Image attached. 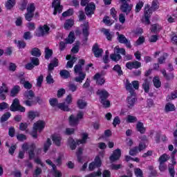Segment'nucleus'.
Instances as JSON below:
<instances>
[{"label":"nucleus","mask_w":177,"mask_h":177,"mask_svg":"<svg viewBox=\"0 0 177 177\" xmlns=\"http://www.w3.org/2000/svg\"><path fill=\"white\" fill-rule=\"evenodd\" d=\"M126 67L129 70H133V68H140V67H142V63L138 61L129 62L126 64Z\"/></svg>","instance_id":"412c9836"},{"label":"nucleus","mask_w":177,"mask_h":177,"mask_svg":"<svg viewBox=\"0 0 177 177\" xmlns=\"http://www.w3.org/2000/svg\"><path fill=\"white\" fill-rule=\"evenodd\" d=\"M151 32H153L154 34H157L160 30H161V26L158 25V24H155L151 25V27L150 28Z\"/></svg>","instance_id":"49530a36"},{"label":"nucleus","mask_w":177,"mask_h":177,"mask_svg":"<svg viewBox=\"0 0 177 177\" xmlns=\"http://www.w3.org/2000/svg\"><path fill=\"white\" fill-rule=\"evenodd\" d=\"M59 75L64 78V80H67V78H70V72L66 69H63L60 71Z\"/></svg>","instance_id":"de8ad7c7"},{"label":"nucleus","mask_w":177,"mask_h":177,"mask_svg":"<svg viewBox=\"0 0 177 177\" xmlns=\"http://www.w3.org/2000/svg\"><path fill=\"white\" fill-rule=\"evenodd\" d=\"M33 129H35V131H39V132H42V131L45 129V121L37 120L33 124Z\"/></svg>","instance_id":"6ab92c4d"},{"label":"nucleus","mask_w":177,"mask_h":177,"mask_svg":"<svg viewBox=\"0 0 177 177\" xmlns=\"http://www.w3.org/2000/svg\"><path fill=\"white\" fill-rule=\"evenodd\" d=\"M113 71H115V73H117L119 77H121V75H124V72H122V69L121 68V66H120V64L115 65L113 68Z\"/></svg>","instance_id":"58836bf2"},{"label":"nucleus","mask_w":177,"mask_h":177,"mask_svg":"<svg viewBox=\"0 0 177 177\" xmlns=\"http://www.w3.org/2000/svg\"><path fill=\"white\" fill-rule=\"evenodd\" d=\"M125 88L126 91L130 93L127 97V106L129 109H132L135 106V103L138 102V98H136L135 89L132 87V84L129 82V80H126Z\"/></svg>","instance_id":"f257e3e1"},{"label":"nucleus","mask_w":177,"mask_h":177,"mask_svg":"<svg viewBox=\"0 0 177 177\" xmlns=\"http://www.w3.org/2000/svg\"><path fill=\"white\" fill-rule=\"evenodd\" d=\"M30 62L35 67L39 66V59L37 57H30Z\"/></svg>","instance_id":"052dcab7"},{"label":"nucleus","mask_w":177,"mask_h":177,"mask_svg":"<svg viewBox=\"0 0 177 177\" xmlns=\"http://www.w3.org/2000/svg\"><path fill=\"white\" fill-rule=\"evenodd\" d=\"M167 57H168V54L167 53H164L163 55L158 59V63L159 64H164V63H165V60H167Z\"/></svg>","instance_id":"09e8293b"},{"label":"nucleus","mask_w":177,"mask_h":177,"mask_svg":"<svg viewBox=\"0 0 177 177\" xmlns=\"http://www.w3.org/2000/svg\"><path fill=\"white\" fill-rule=\"evenodd\" d=\"M10 117H12V113L10 112H6L2 115L1 118H0L1 122H5L8 121Z\"/></svg>","instance_id":"c03bdc74"},{"label":"nucleus","mask_w":177,"mask_h":177,"mask_svg":"<svg viewBox=\"0 0 177 177\" xmlns=\"http://www.w3.org/2000/svg\"><path fill=\"white\" fill-rule=\"evenodd\" d=\"M27 5H28V0H22L19 3V10H21L22 12L26 10L28 7Z\"/></svg>","instance_id":"a18cd8bd"},{"label":"nucleus","mask_w":177,"mask_h":177,"mask_svg":"<svg viewBox=\"0 0 177 177\" xmlns=\"http://www.w3.org/2000/svg\"><path fill=\"white\" fill-rule=\"evenodd\" d=\"M92 52L95 57H100L103 55V49L99 48V44L95 43L92 48Z\"/></svg>","instance_id":"dca6fc26"},{"label":"nucleus","mask_w":177,"mask_h":177,"mask_svg":"<svg viewBox=\"0 0 177 177\" xmlns=\"http://www.w3.org/2000/svg\"><path fill=\"white\" fill-rule=\"evenodd\" d=\"M46 164H48V165H50V167H52L53 176L55 177L63 176V174L60 172V171L57 170V167H56V165H55L53 162H52V160H50V159H47L46 160Z\"/></svg>","instance_id":"9b49d317"},{"label":"nucleus","mask_w":177,"mask_h":177,"mask_svg":"<svg viewBox=\"0 0 177 177\" xmlns=\"http://www.w3.org/2000/svg\"><path fill=\"white\" fill-rule=\"evenodd\" d=\"M68 88L71 92H75L78 89V86H77L74 83H69L68 85Z\"/></svg>","instance_id":"13d9d810"},{"label":"nucleus","mask_w":177,"mask_h":177,"mask_svg":"<svg viewBox=\"0 0 177 177\" xmlns=\"http://www.w3.org/2000/svg\"><path fill=\"white\" fill-rule=\"evenodd\" d=\"M51 139L53 141V143L57 146V147H60L62 146V141L63 140V138L62 136L56 134L51 135Z\"/></svg>","instance_id":"aec40b11"},{"label":"nucleus","mask_w":177,"mask_h":177,"mask_svg":"<svg viewBox=\"0 0 177 177\" xmlns=\"http://www.w3.org/2000/svg\"><path fill=\"white\" fill-rule=\"evenodd\" d=\"M85 65V59H79L77 64L74 66V73L75 74H79V76L74 78L75 82H79V84H82L84 80L86 77V73L82 71V66Z\"/></svg>","instance_id":"f03ea898"},{"label":"nucleus","mask_w":177,"mask_h":177,"mask_svg":"<svg viewBox=\"0 0 177 177\" xmlns=\"http://www.w3.org/2000/svg\"><path fill=\"white\" fill-rule=\"evenodd\" d=\"M171 163L169 164L168 169H169V174L170 175V177H175V174L176 172L175 171V165H176V159L175 158H171Z\"/></svg>","instance_id":"ddd939ff"},{"label":"nucleus","mask_w":177,"mask_h":177,"mask_svg":"<svg viewBox=\"0 0 177 177\" xmlns=\"http://www.w3.org/2000/svg\"><path fill=\"white\" fill-rule=\"evenodd\" d=\"M45 55H44V59H46V60H49L50 58L52 57V56L53 55V50L49 48L48 47L45 48Z\"/></svg>","instance_id":"473e14b6"},{"label":"nucleus","mask_w":177,"mask_h":177,"mask_svg":"<svg viewBox=\"0 0 177 177\" xmlns=\"http://www.w3.org/2000/svg\"><path fill=\"white\" fill-rule=\"evenodd\" d=\"M120 158H121V149H115L111 156L109 157V160L111 162L118 161V160H120Z\"/></svg>","instance_id":"a211bd4d"},{"label":"nucleus","mask_w":177,"mask_h":177,"mask_svg":"<svg viewBox=\"0 0 177 177\" xmlns=\"http://www.w3.org/2000/svg\"><path fill=\"white\" fill-rule=\"evenodd\" d=\"M138 121V118L136 116L128 115L127 118V122L129 124H133V122H136Z\"/></svg>","instance_id":"6e6d98bb"},{"label":"nucleus","mask_w":177,"mask_h":177,"mask_svg":"<svg viewBox=\"0 0 177 177\" xmlns=\"http://www.w3.org/2000/svg\"><path fill=\"white\" fill-rule=\"evenodd\" d=\"M121 55H122L123 56H125V55H127V51L125 50V48H116L115 53H112L110 55V59L113 60V62H115L117 63V62H120V60L122 59Z\"/></svg>","instance_id":"0eeeda50"},{"label":"nucleus","mask_w":177,"mask_h":177,"mask_svg":"<svg viewBox=\"0 0 177 177\" xmlns=\"http://www.w3.org/2000/svg\"><path fill=\"white\" fill-rule=\"evenodd\" d=\"M9 88L6 86V84L2 83L1 86H0V93H8Z\"/></svg>","instance_id":"bf43d9fd"},{"label":"nucleus","mask_w":177,"mask_h":177,"mask_svg":"<svg viewBox=\"0 0 177 177\" xmlns=\"http://www.w3.org/2000/svg\"><path fill=\"white\" fill-rule=\"evenodd\" d=\"M160 8L158 6V3H157V1H153L151 3V6H149V4L146 5L145 6V10H144V19H145V23L147 26L149 24H151L150 21V17H151V15H153V11L156 12Z\"/></svg>","instance_id":"7ed1b4c3"},{"label":"nucleus","mask_w":177,"mask_h":177,"mask_svg":"<svg viewBox=\"0 0 177 177\" xmlns=\"http://www.w3.org/2000/svg\"><path fill=\"white\" fill-rule=\"evenodd\" d=\"M136 129L137 132H140V133H141L142 135L146 133V127H145V125L142 122H137L136 125Z\"/></svg>","instance_id":"393cba45"},{"label":"nucleus","mask_w":177,"mask_h":177,"mask_svg":"<svg viewBox=\"0 0 177 177\" xmlns=\"http://www.w3.org/2000/svg\"><path fill=\"white\" fill-rule=\"evenodd\" d=\"M89 135L88 133H82V139L81 140H77V145H85L86 143V140H88Z\"/></svg>","instance_id":"7c9ffc66"},{"label":"nucleus","mask_w":177,"mask_h":177,"mask_svg":"<svg viewBox=\"0 0 177 177\" xmlns=\"http://www.w3.org/2000/svg\"><path fill=\"white\" fill-rule=\"evenodd\" d=\"M50 146H52V140H50V138H47L46 141L44 144L43 150L44 153H48V151L50 149Z\"/></svg>","instance_id":"72a5a7b5"},{"label":"nucleus","mask_w":177,"mask_h":177,"mask_svg":"<svg viewBox=\"0 0 177 177\" xmlns=\"http://www.w3.org/2000/svg\"><path fill=\"white\" fill-rule=\"evenodd\" d=\"M68 145L71 150H75L77 149V146H80V145L77 143V140L75 142V140H74V138H73L72 137H70L68 139Z\"/></svg>","instance_id":"a878e982"},{"label":"nucleus","mask_w":177,"mask_h":177,"mask_svg":"<svg viewBox=\"0 0 177 177\" xmlns=\"http://www.w3.org/2000/svg\"><path fill=\"white\" fill-rule=\"evenodd\" d=\"M139 153V150L138 149V147H134L129 151V155L130 156H136Z\"/></svg>","instance_id":"774afa93"},{"label":"nucleus","mask_w":177,"mask_h":177,"mask_svg":"<svg viewBox=\"0 0 177 177\" xmlns=\"http://www.w3.org/2000/svg\"><path fill=\"white\" fill-rule=\"evenodd\" d=\"M16 5V0H8L6 3V8L8 10L13 9V7Z\"/></svg>","instance_id":"79ce46f5"},{"label":"nucleus","mask_w":177,"mask_h":177,"mask_svg":"<svg viewBox=\"0 0 177 177\" xmlns=\"http://www.w3.org/2000/svg\"><path fill=\"white\" fill-rule=\"evenodd\" d=\"M15 44H17L18 49H24L27 46V43L24 40H15Z\"/></svg>","instance_id":"c9c22d12"},{"label":"nucleus","mask_w":177,"mask_h":177,"mask_svg":"<svg viewBox=\"0 0 177 177\" xmlns=\"http://www.w3.org/2000/svg\"><path fill=\"white\" fill-rule=\"evenodd\" d=\"M66 44H73L74 41H75V35L74 32H70L68 39H66Z\"/></svg>","instance_id":"37998d69"},{"label":"nucleus","mask_w":177,"mask_h":177,"mask_svg":"<svg viewBox=\"0 0 177 177\" xmlns=\"http://www.w3.org/2000/svg\"><path fill=\"white\" fill-rule=\"evenodd\" d=\"M24 96L25 99H26L24 101V104H25V106H27L28 107H32V106H35L37 104L35 100H32V99L35 97V93H34V91H32V90L26 91L24 93Z\"/></svg>","instance_id":"20e7f679"},{"label":"nucleus","mask_w":177,"mask_h":177,"mask_svg":"<svg viewBox=\"0 0 177 177\" xmlns=\"http://www.w3.org/2000/svg\"><path fill=\"white\" fill-rule=\"evenodd\" d=\"M77 106L78 109H80V110H83V109L86 108V106H88V103L83 100L79 99L77 101Z\"/></svg>","instance_id":"f704fd0d"},{"label":"nucleus","mask_w":177,"mask_h":177,"mask_svg":"<svg viewBox=\"0 0 177 177\" xmlns=\"http://www.w3.org/2000/svg\"><path fill=\"white\" fill-rule=\"evenodd\" d=\"M96 95L100 97V100H107L110 96V93L106 91V89H98L96 92Z\"/></svg>","instance_id":"4468645a"},{"label":"nucleus","mask_w":177,"mask_h":177,"mask_svg":"<svg viewBox=\"0 0 177 177\" xmlns=\"http://www.w3.org/2000/svg\"><path fill=\"white\" fill-rule=\"evenodd\" d=\"M34 17V13L27 12L25 14V19L27 21H31Z\"/></svg>","instance_id":"0e129e2a"},{"label":"nucleus","mask_w":177,"mask_h":177,"mask_svg":"<svg viewBox=\"0 0 177 177\" xmlns=\"http://www.w3.org/2000/svg\"><path fill=\"white\" fill-rule=\"evenodd\" d=\"M50 30V28L48 26V25L44 24L43 26H39V32H36V37H44L45 34H48L49 31Z\"/></svg>","instance_id":"f8f14e48"},{"label":"nucleus","mask_w":177,"mask_h":177,"mask_svg":"<svg viewBox=\"0 0 177 177\" xmlns=\"http://www.w3.org/2000/svg\"><path fill=\"white\" fill-rule=\"evenodd\" d=\"M147 147V146H146V143L140 142L138 144V146L137 147V149L139 151V153H140V151H143V150H145V149Z\"/></svg>","instance_id":"e2e57ef3"},{"label":"nucleus","mask_w":177,"mask_h":177,"mask_svg":"<svg viewBox=\"0 0 177 177\" xmlns=\"http://www.w3.org/2000/svg\"><path fill=\"white\" fill-rule=\"evenodd\" d=\"M60 3V0H53L52 3V8H54V16H56L57 13H62V12H63V6H62Z\"/></svg>","instance_id":"9d476101"},{"label":"nucleus","mask_w":177,"mask_h":177,"mask_svg":"<svg viewBox=\"0 0 177 177\" xmlns=\"http://www.w3.org/2000/svg\"><path fill=\"white\" fill-rule=\"evenodd\" d=\"M19 92H20V87L19 86L16 85L11 89L10 96L15 97Z\"/></svg>","instance_id":"a19ab883"},{"label":"nucleus","mask_w":177,"mask_h":177,"mask_svg":"<svg viewBox=\"0 0 177 177\" xmlns=\"http://www.w3.org/2000/svg\"><path fill=\"white\" fill-rule=\"evenodd\" d=\"M49 102L52 107H56V106H57L58 109H59V110H62V111H71V109L68 107V105H66V102L59 103L57 98H51L50 99Z\"/></svg>","instance_id":"423d86ee"},{"label":"nucleus","mask_w":177,"mask_h":177,"mask_svg":"<svg viewBox=\"0 0 177 177\" xmlns=\"http://www.w3.org/2000/svg\"><path fill=\"white\" fill-rule=\"evenodd\" d=\"M30 53L31 56H34L33 57H41V55H42L41 50L37 47L32 48Z\"/></svg>","instance_id":"c85d7f7f"},{"label":"nucleus","mask_w":177,"mask_h":177,"mask_svg":"<svg viewBox=\"0 0 177 177\" xmlns=\"http://www.w3.org/2000/svg\"><path fill=\"white\" fill-rule=\"evenodd\" d=\"M22 149L24 151H28L29 160H33L35 158V149H37L35 143L29 145L28 143L25 142L22 145Z\"/></svg>","instance_id":"39448f33"},{"label":"nucleus","mask_w":177,"mask_h":177,"mask_svg":"<svg viewBox=\"0 0 177 177\" xmlns=\"http://www.w3.org/2000/svg\"><path fill=\"white\" fill-rule=\"evenodd\" d=\"M101 77L102 75L99 73H95V75L93 76L94 81H96L97 85H100V86H102V85H104V83L106 82L104 77Z\"/></svg>","instance_id":"4be33fe9"},{"label":"nucleus","mask_w":177,"mask_h":177,"mask_svg":"<svg viewBox=\"0 0 177 177\" xmlns=\"http://www.w3.org/2000/svg\"><path fill=\"white\" fill-rule=\"evenodd\" d=\"M142 89H144L145 93H149V92H150V82H149V79L146 78L144 80Z\"/></svg>","instance_id":"2f4dec72"},{"label":"nucleus","mask_w":177,"mask_h":177,"mask_svg":"<svg viewBox=\"0 0 177 177\" xmlns=\"http://www.w3.org/2000/svg\"><path fill=\"white\" fill-rule=\"evenodd\" d=\"M101 175H102V171H100V170H98L97 171H94L91 174H89L85 177H96V176H101Z\"/></svg>","instance_id":"338daca9"},{"label":"nucleus","mask_w":177,"mask_h":177,"mask_svg":"<svg viewBox=\"0 0 177 177\" xmlns=\"http://www.w3.org/2000/svg\"><path fill=\"white\" fill-rule=\"evenodd\" d=\"M57 66H59V59L54 58L48 64V71H53L55 67H57Z\"/></svg>","instance_id":"cd10ccee"},{"label":"nucleus","mask_w":177,"mask_h":177,"mask_svg":"<svg viewBox=\"0 0 177 177\" xmlns=\"http://www.w3.org/2000/svg\"><path fill=\"white\" fill-rule=\"evenodd\" d=\"M74 15V9L69 8L62 13V17H68Z\"/></svg>","instance_id":"8fccbe9b"},{"label":"nucleus","mask_w":177,"mask_h":177,"mask_svg":"<svg viewBox=\"0 0 177 177\" xmlns=\"http://www.w3.org/2000/svg\"><path fill=\"white\" fill-rule=\"evenodd\" d=\"M74 26V21L73 19H68L66 21L64 27L65 30H68V28L73 27Z\"/></svg>","instance_id":"3c124183"},{"label":"nucleus","mask_w":177,"mask_h":177,"mask_svg":"<svg viewBox=\"0 0 177 177\" xmlns=\"http://www.w3.org/2000/svg\"><path fill=\"white\" fill-rule=\"evenodd\" d=\"M93 162L95 163L97 168H100V167H102V159L99 156H95L94 161Z\"/></svg>","instance_id":"864d4df0"},{"label":"nucleus","mask_w":177,"mask_h":177,"mask_svg":"<svg viewBox=\"0 0 177 177\" xmlns=\"http://www.w3.org/2000/svg\"><path fill=\"white\" fill-rule=\"evenodd\" d=\"M144 5L145 3H143V1H139L136 5V13H139V12L142 10V8H143Z\"/></svg>","instance_id":"603ef678"},{"label":"nucleus","mask_w":177,"mask_h":177,"mask_svg":"<svg viewBox=\"0 0 177 177\" xmlns=\"http://www.w3.org/2000/svg\"><path fill=\"white\" fill-rule=\"evenodd\" d=\"M152 81L155 88H161V81L160 80V76H155Z\"/></svg>","instance_id":"ea45409f"},{"label":"nucleus","mask_w":177,"mask_h":177,"mask_svg":"<svg viewBox=\"0 0 177 177\" xmlns=\"http://www.w3.org/2000/svg\"><path fill=\"white\" fill-rule=\"evenodd\" d=\"M160 73L162 74L166 81H171L175 78V75H174V73H167V71L165 69H162Z\"/></svg>","instance_id":"5701e85b"},{"label":"nucleus","mask_w":177,"mask_h":177,"mask_svg":"<svg viewBox=\"0 0 177 177\" xmlns=\"http://www.w3.org/2000/svg\"><path fill=\"white\" fill-rule=\"evenodd\" d=\"M68 121L69 125H71V127H77V125L80 124V120L78 118L74 117V115H71L69 116Z\"/></svg>","instance_id":"bb28decb"},{"label":"nucleus","mask_w":177,"mask_h":177,"mask_svg":"<svg viewBox=\"0 0 177 177\" xmlns=\"http://www.w3.org/2000/svg\"><path fill=\"white\" fill-rule=\"evenodd\" d=\"M20 104V100L18 98H15L13 100L11 106H10V111H16V109L19 107Z\"/></svg>","instance_id":"c756f323"},{"label":"nucleus","mask_w":177,"mask_h":177,"mask_svg":"<svg viewBox=\"0 0 177 177\" xmlns=\"http://www.w3.org/2000/svg\"><path fill=\"white\" fill-rule=\"evenodd\" d=\"M26 10L29 13H34L35 12V4L34 3L28 4L26 7Z\"/></svg>","instance_id":"5fc2aeb1"},{"label":"nucleus","mask_w":177,"mask_h":177,"mask_svg":"<svg viewBox=\"0 0 177 177\" xmlns=\"http://www.w3.org/2000/svg\"><path fill=\"white\" fill-rule=\"evenodd\" d=\"M134 174L137 177H143V171L140 168H136L134 169Z\"/></svg>","instance_id":"69168bd1"},{"label":"nucleus","mask_w":177,"mask_h":177,"mask_svg":"<svg viewBox=\"0 0 177 177\" xmlns=\"http://www.w3.org/2000/svg\"><path fill=\"white\" fill-rule=\"evenodd\" d=\"M165 110L166 113H169V111H175V105L171 102H167L165 106Z\"/></svg>","instance_id":"e433bc0d"},{"label":"nucleus","mask_w":177,"mask_h":177,"mask_svg":"<svg viewBox=\"0 0 177 177\" xmlns=\"http://www.w3.org/2000/svg\"><path fill=\"white\" fill-rule=\"evenodd\" d=\"M168 161V155L167 153H164L160 156L158 159L159 162L165 163Z\"/></svg>","instance_id":"680f3d73"},{"label":"nucleus","mask_w":177,"mask_h":177,"mask_svg":"<svg viewBox=\"0 0 177 177\" xmlns=\"http://www.w3.org/2000/svg\"><path fill=\"white\" fill-rule=\"evenodd\" d=\"M37 117H39V112L37 111H29L27 114L28 120L34 121Z\"/></svg>","instance_id":"b1692460"},{"label":"nucleus","mask_w":177,"mask_h":177,"mask_svg":"<svg viewBox=\"0 0 177 177\" xmlns=\"http://www.w3.org/2000/svg\"><path fill=\"white\" fill-rule=\"evenodd\" d=\"M102 32L108 41H113V35L110 32V29L102 28Z\"/></svg>","instance_id":"4c0bfd02"},{"label":"nucleus","mask_w":177,"mask_h":177,"mask_svg":"<svg viewBox=\"0 0 177 177\" xmlns=\"http://www.w3.org/2000/svg\"><path fill=\"white\" fill-rule=\"evenodd\" d=\"M119 2L122 3L120 6L121 12L128 16V14L131 13V10H132V6L129 3L131 2V0H119Z\"/></svg>","instance_id":"6e6552de"},{"label":"nucleus","mask_w":177,"mask_h":177,"mask_svg":"<svg viewBox=\"0 0 177 177\" xmlns=\"http://www.w3.org/2000/svg\"><path fill=\"white\" fill-rule=\"evenodd\" d=\"M82 34L84 37L83 42H88V38L89 37V24L86 23L82 27Z\"/></svg>","instance_id":"f3484780"},{"label":"nucleus","mask_w":177,"mask_h":177,"mask_svg":"<svg viewBox=\"0 0 177 177\" xmlns=\"http://www.w3.org/2000/svg\"><path fill=\"white\" fill-rule=\"evenodd\" d=\"M149 169L151 171L149 174L150 177H156L158 176V174L157 173V170L154 169V167L153 166H149Z\"/></svg>","instance_id":"4d7b16f0"},{"label":"nucleus","mask_w":177,"mask_h":177,"mask_svg":"<svg viewBox=\"0 0 177 177\" xmlns=\"http://www.w3.org/2000/svg\"><path fill=\"white\" fill-rule=\"evenodd\" d=\"M118 41L120 44H124L128 48V49H131V48H132L131 41L127 39L124 35H119V37H118Z\"/></svg>","instance_id":"2eb2a0df"},{"label":"nucleus","mask_w":177,"mask_h":177,"mask_svg":"<svg viewBox=\"0 0 177 177\" xmlns=\"http://www.w3.org/2000/svg\"><path fill=\"white\" fill-rule=\"evenodd\" d=\"M96 10V4L93 2H91L86 5L84 8L85 14L88 17H92V15H95V11Z\"/></svg>","instance_id":"1a4fd4ad"}]
</instances>
